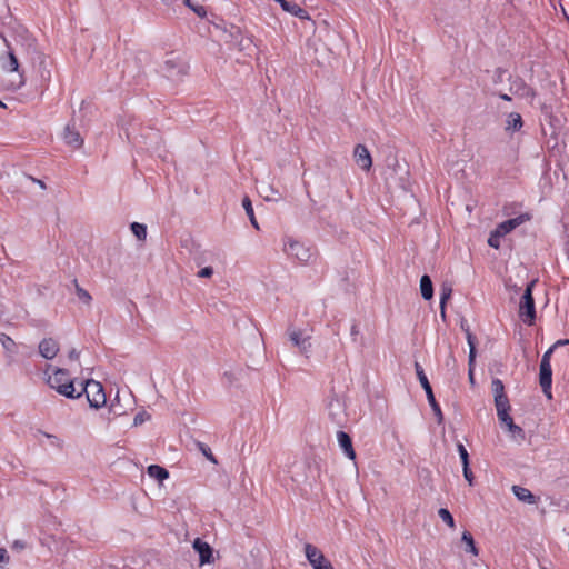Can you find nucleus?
Wrapping results in <instances>:
<instances>
[{
  "label": "nucleus",
  "instance_id": "42",
  "mask_svg": "<svg viewBox=\"0 0 569 569\" xmlns=\"http://www.w3.org/2000/svg\"><path fill=\"white\" fill-rule=\"evenodd\" d=\"M149 418H150V416H149L146 411L138 412V413L134 416L133 425H134V426H140V425H142L146 420H148Z\"/></svg>",
  "mask_w": 569,
  "mask_h": 569
},
{
  "label": "nucleus",
  "instance_id": "46",
  "mask_svg": "<svg viewBox=\"0 0 569 569\" xmlns=\"http://www.w3.org/2000/svg\"><path fill=\"white\" fill-rule=\"evenodd\" d=\"M212 274H213V269L211 267H204L198 273V276L201 278H210Z\"/></svg>",
  "mask_w": 569,
  "mask_h": 569
},
{
  "label": "nucleus",
  "instance_id": "15",
  "mask_svg": "<svg viewBox=\"0 0 569 569\" xmlns=\"http://www.w3.org/2000/svg\"><path fill=\"white\" fill-rule=\"evenodd\" d=\"M39 352L44 359L51 360L59 352V345L52 338H44L39 343Z\"/></svg>",
  "mask_w": 569,
  "mask_h": 569
},
{
  "label": "nucleus",
  "instance_id": "5",
  "mask_svg": "<svg viewBox=\"0 0 569 569\" xmlns=\"http://www.w3.org/2000/svg\"><path fill=\"white\" fill-rule=\"evenodd\" d=\"M186 62L173 52L167 54L163 62L164 76L169 79H178L187 73Z\"/></svg>",
  "mask_w": 569,
  "mask_h": 569
},
{
  "label": "nucleus",
  "instance_id": "7",
  "mask_svg": "<svg viewBox=\"0 0 569 569\" xmlns=\"http://www.w3.org/2000/svg\"><path fill=\"white\" fill-rule=\"evenodd\" d=\"M283 251L289 257L296 258L300 262H308L312 257L310 248L291 238L284 241Z\"/></svg>",
  "mask_w": 569,
  "mask_h": 569
},
{
  "label": "nucleus",
  "instance_id": "32",
  "mask_svg": "<svg viewBox=\"0 0 569 569\" xmlns=\"http://www.w3.org/2000/svg\"><path fill=\"white\" fill-rule=\"evenodd\" d=\"M438 515L441 518V520L446 522L451 529L456 527L455 519L448 509L440 508L438 510Z\"/></svg>",
  "mask_w": 569,
  "mask_h": 569
},
{
  "label": "nucleus",
  "instance_id": "10",
  "mask_svg": "<svg viewBox=\"0 0 569 569\" xmlns=\"http://www.w3.org/2000/svg\"><path fill=\"white\" fill-rule=\"evenodd\" d=\"M539 385L541 387V390L543 392V395L548 398V399H552V392H551V387H552V368H551V365H542L540 363V368H539Z\"/></svg>",
  "mask_w": 569,
  "mask_h": 569
},
{
  "label": "nucleus",
  "instance_id": "22",
  "mask_svg": "<svg viewBox=\"0 0 569 569\" xmlns=\"http://www.w3.org/2000/svg\"><path fill=\"white\" fill-rule=\"evenodd\" d=\"M420 292L425 300H430L433 297V284L428 274H423L420 279Z\"/></svg>",
  "mask_w": 569,
  "mask_h": 569
},
{
  "label": "nucleus",
  "instance_id": "18",
  "mask_svg": "<svg viewBox=\"0 0 569 569\" xmlns=\"http://www.w3.org/2000/svg\"><path fill=\"white\" fill-rule=\"evenodd\" d=\"M278 2L283 11L291 13L295 17H298L299 19H309L308 12L302 9L300 6L296 3H291L287 0H274Z\"/></svg>",
  "mask_w": 569,
  "mask_h": 569
},
{
  "label": "nucleus",
  "instance_id": "11",
  "mask_svg": "<svg viewBox=\"0 0 569 569\" xmlns=\"http://www.w3.org/2000/svg\"><path fill=\"white\" fill-rule=\"evenodd\" d=\"M529 220H530V214L522 213L516 218L508 219V220L499 223L495 230L497 231L498 236L505 237L506 234L511 232L513 229H516L517 227H519L520 224H522L523 222L529 221Z\"/></svg>",
  "mask_w": 569,
  "mask_h": 569
},
{
  "label": "nucleus",
  "instance_id": "12",
  "mask_svg": "<svg viewBox=\"0 0 569 569\" xmlns=\"http://www.w3.org/2000/svg\"><path fill=\"white\" fill-rule=\"evenodd\" d=\"M356 163L366 171H369L372 166V158L368 148L363 144H357L353 151Z\"/></svg>",
  "mask_w": 569,
  "mask_h": 569
},
{
  "label": "nucleus",
  "instance_id": "26",
  "mask_svg": "<svg viewBox=\"0 0 569 569\" xmlns=\"http://www.w3.org/2000/svg\"><path fill=\"white\" fill-rule=\"evenodd\" d=\"M505 426L507 427L508 431L510 432V436L517 440V441H523L525 438H526V433H525V430L516 425L513 422V419H511L510 421L506 422Z\"/></svg>",
  "mask_w": 569,
  "mask_h": 569
},
{
  "label": "nucleus",
  "instance_id": "33",
  "mask_svg": "<svg viewBox=\"0 0 569 569\" xmlns=\"http://www.w3.org/2000/svg\"><path fill=\"white\" fill-rule=\"evenodd\" d=\"M508 74H510L506 69L497 68L493 72L492 81L495 84L503 83L505 80L508 81Z\"/></svg>",
  "mask_w": 569,
  "mask_h": 569
},
{
  "label": "nucleus",
  "instance_id": "45",
  "mask_svg": "<svg viewBox=\"0 0 569 569\" xmlns=\"http://www.w3.org/2000/svg\"><path fill=\"white\" fill-rule=\"evenodd\" d=\"M462 469H463V477H465V479L469 482V485H472L473 475H472V472L470 470L469 463L462 465Z\"/></svg>",
  "mask_w": 569,
  "mask_h": 569
},
{
  "label": "nucleus",
  "instance_id": "19",
  "mask_svg": "<svg viewBox=\"0 0 569 569\" xmlns=\"http://www.w3.org/2000/svg\"><path fill=\"white\" fill-rule=\"evenodd\" d=\"M511 489L518 500L529 505H535L537 502L536 496L529 489L517 485L512 486Z\"/></svg>",
  "mask_w": 569,
  "mask_h": 569
},
{
  "label": "nucleus",
  "instance_id": "41",
  "mask_svg": "<svg viewBox=\"0 0 569 569\" xmlns=\"http://www.w3.org/2000/svg\"><path fill=\"white\" fill-rule=\"evenodd\" d=\"M126 136L130 142H132V143L138 142V134L136 132V128L133 124H130V127L126 129Z\"/></svg>",
  "mask_w": 569,
  "mask_h": 569
},
{
  "label": "nucleus",
  "instance_id": "35",
  "mask_svg": "<svg viewBox=\"0 0 569 569\" xmlns=\"http://www.w3.org/2000/svg\"><path fill=\"white\" fill-rule=\"evenodd\" d=\"M491 389L493 392V397L506 396L503 382L498 378H495L492 380Z\"/></svg>",
  "mask_w": 569,
  "mask_h": 569
},
{
  "label": "nucleus",
  "instance_id": "27",
  "mask_svg": "<svg viewBox=\"0 0 569 569\" xmlns=\"http://www.w3.org/2000/svg\"><path fill=\"white\" fill-rule=\"evenodd\" d=\"M148 475L151 477V478H154L159 481H163L164 479L169 478V471L161 467V466H158V465H151L148 467Z\"/></svg>",
  "mask_w": 569,
  "mask_h": 569
},
{
  "label": "nucleus",
  "instance_id": "6",
  "mask_svg": "<svg viewBox=\"0 0 569 569\" xmlns=\"http://www.w3.org/2000/svg\"><path fill=\"white\" fill-rule=\"evenodd\" d=\"M508 92L519 98L533 100L536 91L519 76L508 74Z\"/></svg>",
  "mask_w": 569,
  "mask_h": 569
},
{
  "label": "nucleus",
  "instance_id": "14",
  "mask_svg": "<svg viewBox=\"0 0 569 569\" xmlns=\"http://www.w3.org/2000/svg\"><path fill=\"white\" fill-rule=\"evenodd\" d=\"M0 62H1V67H2V69L4 71L18 72L20 74V78H21L20 84L24 83V80L22 78V73H20V70H19L18 58H17V56L14 54V52L12 50H9L6 56H2L0 58Z\"/></svg>",
  "mask_w": 569,
  "mask_h": 569
},
{
  "label": "nucleus",
  "instance_id": "1",
  "mask_svg": "<svg viewBox=\"0 0 569 569\" xmlns=\"http://www.w3.org/2000/svg\"><path fill=\"white\" fill-rule=\"evenodd\" d=\"M48 385L56 389L60 395L76 399L81 397V392H76L73 380L66 369H54L52 375L48 376Z\"/></svg>",
  "mask_w": 569,
  "mask_h": 569
},
{
  "label": "nucleus",
  "instance_id": "39",
  "mask_svg": "<svg viewBox=\"0 0 569 569\" xmlns=\"http://www.w3.org/2000/svg\"><path fill=\"white\" fill-rule=\"evenodd\" d=\"M502 236H498L497 231L493 230L488 239V244L495 249H498L500 247V239Z\"/></svg>",
  "mask_w": 569,
  "mask_h": 569
},
{
  "label": "nucleus",
  "instance_id": "44",
  "mask_svg": "<svg viewBox=\"0 0 569 569\" xmlns=\"http://www.w3.org/2000/svg\"><path fill=\"white\" fill-rule=\"evenodd\" d=\"M509 411L510 410H499L497 411V416H498V419L500 420L501 423H506L508 421H510L512 418L511 416L509 415Z\"/></svg>",
  "mask_w": 569,
  "mask_h": 569
},
{
  "label": "nucleus",
  "instance_id": "55",
  "mask_svg": "<svg viewBox=\"0 0 569 569\" xmlns=\"http://www.w3.org/2000/svg\"><path fill=\"white\" fill-rule=\"evenodd\" d=\"M0 107L4 108L6 106H4V103H2V102L0 101Z\"/></svg>",
  "mask_w": 569,
  "mask_h": 569
},
{
  "label": "nucleus",
  "instance_id": "28",
  "mask_svg": "<svg viewBox=\"0 0 569 569\" xmlns=\"http://www.w3.org/2000/svg\"><path fill=\"white\" fill-rule=\"evenodd\" d=\"M0 343L2 345L3 349L10 355L16 353L17 345L14 340L10 338L8 335L0 332Z\"/></svg>",
  "mask_w": 569,
  "mask_h": 569
},
{
  "label": "nucleus",
  "instance_id": "37",
  "mask_svg": "<svg viewBox=\"0 0 569 569\" xmlns=\"http://www.w3.org/2000/svg\"><path fill=\"white\" fill-rule=\"evenodd\" d=\"M198 447H199L200 451L203 453V456H206V458H207L209 461H211L212 463H216V465L218 463V461H217L216 457H214V456H213V453L211 452V449H210L207 445H204V443H202V442H199V443H198Z\"/></svg>",
  "mask_w": 569,
  "mask_h": 569
},
{
  "label": "nucleus",
  "instance_id": "36",
  "mask_svg": "<svg viewBox=\"0 0 569 569\" xmlns=\"http://www.w3.org/2000/svg\"><path fill=\"white\" fill-rule=\"evenodd\" d=\"M74 283H76V290H77V296H78V298H79L82 302H84V303H89V302L91 301V296H90V293H89L87 290H84L83 288H81V287L78 284L77 280H74Z\"/></svg>",
  "mask_w": 569,
  "mask_h": 569
},
{
  "label": "nucleus",
  "instance_id": "30",
  "mask_svg": "<svg viewBox=\"0 0 569 569\" xmlns=\"http://www.w3.org/2000/svg\"><path fill=\"white\" fill-rule=\"evenodd\" d=\"M242 206H243V209L247 213V216L249 217L250 219V222L251 224L256 228V229H259V224L256 220V217H254V212H253V208H252V203H251V200L248 198V197H244L243 200H242Z\"/></svg>",
  "mask_w": 569,
  "mask_h": 569
},
{
  "label": "nucleus",
  "instance_id": "21",
  "mask_svg": "<svg viewBox=\"0 0 569 569\" xmlns=\"http://www.w3.org/2000/svg\"><path fill=\"white\" fill-rule=\"evenodd\" d=\"M259 192L268 201H279L281 199L279 191L266 182L259 186Z\"/></svg>",
  "mask_w": 569,
  "mask_h": 569
},
{
  "label": "nucleus",
  "instance_id": "51",
  "mask_svg": "<svg viewBox=\"0 0 569 569\" xmlns=\"http://www.w3.org/2000/svg\"><path fill=\"white\" fill-rule=\"evenodd\" d=\"M78 358H79V352H78L76 349L70 350V352H69V359H71V360H78Z\"/></svg>",
  "mask_w": 569,
  "mask_h": 569
},
{
  "label": "nucleus",
  "instance_id": "31",
  "mask_svg": "<svg viewBox=\"0 0 569 569\" xmlns=\"http://www.w3.org/2000/svg\"><path fill=\"white\" fill-rule=\"evenodd\" d=\"M132 233L139 239L144 240L147 237V227L139 222H132L130 226Z\"/></svg>",
  "mask_w": 569,
  "mask_h": 569
},
{
  "label": "nucleus",
  "instance_id": "54",
  "mask_svg": "<svg viewBox=\"0 0 569 569\" xmlns=\"http://www.w3.org/2000/svg\"><path fill=\"white\" fill-rule=\"evenodd\" d=\"M110 410L114 411V405H110Z\"/></svg>",
  "mask_w": 569,
  "mask_h": 569
},
{
  "label": "nucleus",
  "instance_id": "25",
  "mask_svg": "<svg viewBox=\"0 0 569 569\" xmlns=\"http://www.w3.org/2000/svg\"><path fill=\"white\" fill-rule=\"evenodd\" d=\"M467 340H468V345L470 347V351H469V380L471 383L475 382V378H473V370H472V365L475 362V359H476V346H475V341H473V336L468 331L467 332Z\"/></svg>",
  "mask_w": 569,
  "mask_h": 569
},
{
  "label": "nucleus",
  "instance_id": "47",
  "mask_svg": "<svg viewBox=\"0 0 569 569\" xmlns=\"http://www.w3.org/2000/svg\"><path fill=\"white\" fill-rule=\"evenodd\" d=\"M40 66H44V60H42L40 62ZM40 76H41V79L44 80V81H49L50 79V71L46 69V67H43L41 70H40Z\"/></svg>",
  "mask_w": 569,
  "mask_h": 569
},
{
  "label": "nucleus",
  "instance_id": "9",
  "mask_svg": "<svg viewBox=\"0 0 569 569\" xmlns=\"http://www.w3.org/2000/svg\"><path fill=\"white\" fill-rule=\"evenodd\" d=\"M287 335L292 345L299 348L301 353L307 355L311 348L310 336H305L302 330L290 326Z\"/></svg>",
  "mask_w": 569,
  "mask_h": 569
},
{
  "label": "nucleus",
  "instance_id": "53",
  "mask_svg": "<svg viewBox=\"0 0 569 569\" xmlns=\"http://www.w3.org/2000/svg\"><path fill=\"white\" fill-rule=\"evenodd\" d=\"M32 181L38 183L40 186L41 189H46L47 186L46 183L42 181V180H39V179H36V178H32Z\"/></svg>",
  "mask_w": 569,
  "mask_h": 569
},
{
  "label": "nucleus",
  "instance_id": "20",
  "mask_svg": "<svg viewBox=\"0 0 569 569\" xmlns=\"http://www.w3.org/2000/svg\"><path fill=\"white\" fill-rule=\"evenodd\" d=\"M522 126L523 121L520 113L511 112L507 117L505 130L508 132H516L519 131L522 128Z\"/></svg>",
  "mask_w": 569,
  "mask_h": 569
},
{
  "label": "nucleus",
  "instance_id": "4",
  "mask_svg": "<svg viewBox=\"0 0 569 569\" xmlns=\"http://www.w3.org/2000/svg\"><path fill=\"white\" fill-rule=\"evenodd\" d=\"M415 369H416V373H417L418 380H419L421 387L423 388V390L426 392L428 402H429V405H430L435 416L437 417L438 423H442L443 415H442L441 408H440L439 403L437 402V400L435 398L431 385H430V382H429V380H428V378H427V376H426V373L423 371V368L418 362H416L415 363Z\"/></svg>",
  "mask_w": 569,
  "mask_h": 569
},
{
  "label": "nucleus",
  "instance_id": "13",
  "mask_svg": "<svg viewBox=\"0 0 569 569\" xmlns=\"http://www.w3.org/2000/svg\"><path fill=\"white\" fill-rule=\"evenodd\" d=\"M192 546H193V549L199 553V561H200L201 566L212 562L213 549L211 548V546L208 542L203 541L200 538H197V539H194Z\"/></svg>",
  "mask_w": 569,
  "mask_h": 569
},
{
  "label": "nucleus",
  "instance_id": "34",
  "mask_svg": "<svg viewBox=\"0 0 569 569\" xmlns=\"http://www.w3.org/2000/svg\"><path fill=\"white\" fill-rule=\"evenodd\" d=\"M495 406L497 411L511 409L507 395L495 397Z\"/></svg>",
  "mask_w": 569,
  "mask_h": 569
},
{
  "label": "nucleus",
  "instance_id": "49",
  "mask_svg": "<svg viewBox=\"0 0 569 569\" xmlns=\"http://www.w3.org/2000/svg\"><path fill=\"white\" fill-rule=\"evenodd\" d=\"M9 556L4 548H0V562H8Z\"/></svg>",
  "mask_w": 569,
  "mask_h": 569
},
{
  "label": "nucleus",
  "instance_id": "16",
  "mask_svg": "<svg viewBox=\"0 0 569 569\" xmlns=\"http://www.w3.org/2000/svg\"><path fill=\"white\" fill-rule=\"evenodd\" d=\"M337 439H338V443H339L341 450L343 451V453L349 459L355 460L356 452H355V449L352 446L351 437L347 432L340 430L337 432Z\"/></svg>",
  "mask_w": 569,
  "mask_h": 569
},
{
  "label": "nucleus",
  "instance_id": "38",
  "mask_svg": "<svg viewBox=\"0 0 569 569\" xmlns=\"http://www.w3.org/2000/svg\"><path fill=\"white\" fill-rule=\"evenodd\" d=\"M186 6H188L198 17L203 18L207 14V10L202 6H194L191 3V0H184Z\"/></svg>",
  "mask_w": 569,
  "mask_h": 569
},
{
  "label": "nucleus",
  "instance_id": "3",
  "mask_svg": "<svg viewBox=\"0 0 569 569\" xmlns=\"http://www.w3.org/2000/svg\"><path fill=\"white\" fill-rule=\"evenodd\" d=\"M81 396L86 393L91 408L99 409L106 405L107 398L102 385L96 380H87L81 383Z\"/></svg>",
  "mask_w": 569,
  "mask_h": 569
},
{
  "label": "nucleus",
  "instance_id": "24",
  "mask_svg": "<svg viewBox=\"0 0 569 569\" xmlns=\"http://www.w3.org/2000/svg\"><path fill=\"white\" fill-rule=\"evenodd\" d=\"M328 411L329 416L331 417L332 421L339 422L340 421V415H341V402L337 397H333L328 402Z\"/></svg>",
  "mask_w": 569,
  "mask_h": 569
},
{
  "label": "nucleus",
  "instance_id": "2",
  "mask_svg": "<svg viewBox=\"0 0 569 569\" xmlns=\"http://www.w3.org/2000/svg\"><path fill=\"white\" fill-rule=\"evenodd\" d=\"M537 280L530 281L525 292L521 297L520 303H519V317L521 320L527 323L528 326L533 325L536 320V306H535V299L532 296L533 287L536 286Z\"/></svg>",
  "mask_w": 569,
  "mask_h": 569
},
{
  "label": "nucleus",
  "instance_id": "17",
  "mask_svg": "<svg viewBox=\"0 0 569 569\" xmlns=\"http://www.w3.org/2000/svg\"><path fill=\"white\" fill-rule=\"evenodd\" d=\"M63 140L68 146L74 149L80 148L83 144V139L80 133L70 124L64 128Z\"/></svg>",
  "mask_w": 569,
  "mask_h": 569
},
{
  "label": "nucleus",
  "instance_id": "43",
  "mask_svg": "<svg viewBox=\"0 0 569 569\" xmlns=\"http://www.w3.org/2000/svg\"><path fill=\"white\" fill-rule=\"evenodd\" d=\"M556 350V348H553V346H551L543 355H542V358H541V361L540 363H545V365H551V356L553 353V351Z\"/></svg>",
  "mask_w": 569,
  "mask_h": 569
},
{
  "label": "nucleus",
  "instance_id": "40",
  "mask_svg": "<svg viewBox=\"0 0 569 569\" xmlns=\"http://www.w3.org/2000/svg\"><path fill=\"white\" fill-rule=\"evenodd\" d=\"M457 450L460 456L462 465L469 463V453H468L466 447L461 442H458Z\"/></svg>",
  "mask_w": 569,
  "mask_h": 569
},
{
  "label": "nucleus",
  "instance_id": "52",
  "mask_svg": "<svg viewBox=\"0 0 569 569\" xmlns=\"http://www.w3.org/2000/svg\"><path fill=\"white\" fill-rule=\"evenodd\" d=\"M498 96H499V98H501L505 101H511V96L509 93L499 92Z\"/></svg>",
  "mask_w": 569,
  "mask_h": 569
},
{
  "label": "nucleus",
  "instance_id": "48",
  "mask_svg": "<svg viewBox=\"0 0 569 569\" xmlns=\"http://www.w3.org/2000/svg\"><path fill=\"white\" fill-rule=\"evenodd\" d=\"M553 348H559V347H565V346H569V339H560V340H557L553 345Z\"/></svg>",
  "mask_w": 569,
  "mask_h": 569
},
{
  "label": "nucleus",
  "instance_id": "23",
  "mask_svg": "<svg viewBox=\"0 0 569 569\" xmlns=\"http://www.w3.org/2000/svg\"><path fill=\"white\" fill-rule=\"evenodd\" d=\"M452 293V288L448 283H442L440 288V315L441 318H446V303L450 299Z\"/></svg>",
  "mask_w": 569,
  "mask_h": 569
},
{
  "label": "nucleus",
  "instance_id": "50",
  "mask_svg": "<svg viewBox=\"0 0 569 569\" xmlns=\"http://www.w3.org/2000/svg\"><path fill=\"white\" fill-rule=\"evenodd\" d=\"M359 332H360V330H359L358 325L353 323L350 329V333H351L352 338L356 339V337L359 335Z\"/></svg>",
  "mask_w": 569,
  "mask_h": 569
},
{
  "label": "nucleus",
  "instance_id": "29",
  "mask_svg": "<svg viewBox=\"0 0 569 569\" xmlns=\"http://www.w3.org/2000/svg\"><path fill=\"white\" fill-rule=\"evenodd\" d=\"M461 540H462L463 543H466V551L467 552H470V553H472L475 556L478 555V549H477V547L475 545L473 537H472V535L469 531H463Z\"/></svg>",
  "mask_w": 569,
  "mask_h": 569
},
{
  "label": "nucleus",
  "instance_id": "8",
  "mask_svg": "<svg viewBox=\"0 0 569 569\" xmlns=\"http://www.w3.org/2000/svg\"><path fill=\"white\" fill-rule=\"evenodd\" d=\"M305 553L313 567V569H335L331 562L323 556V553L313 545L306 543L305 545Z\"/></svg>",
  "mask_w": 569,
  "mask_h": 569
}]
</instances>
